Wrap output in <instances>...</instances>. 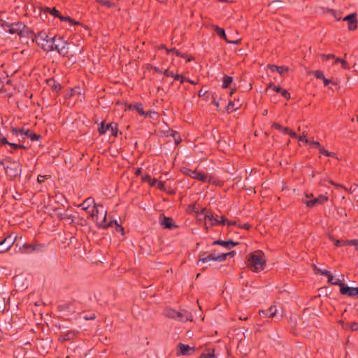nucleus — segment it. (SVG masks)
<instances>
[{
	"mask_svg": "<svg viewBox=\"0 0 358 358\" xmlns=\"http://www.w3.org/2000/svg\"><path fill=\"white\" fill-rule=\"evenodd\" d=\"M34 35L33 41H35L44 51H52V45L56 35L50 36L44 31H39Z\"/></svg>",
	"mask_w": 358,
	"mask_h": 358,
	"instance_id": "obj_1",
	"label": "nucleus"
},
{
	"mask_svg": "<svg viewBox=\"0 0 358 358\" xmlns=\"http://www.w3.org/2000/svg\"><path fill=\"white\" fill-rule=\"evenodd\" d=\"M266 265V260L264 259V253L262 251H256L250 254L248 259V266L253 272L262 271Z\"/></svg>",
	"mask_w": 358,
	"mask_h": 358,
	"instance_id": "obj_2",
	"label": "nucleus"
},
{
	"mask_svg": "<svg viewBox=\"0 0 358 358\" xmlns=\"http://www.w3.org/2000/svg\"><path fill=\"white\" fill-rule=\"evenodd\" d=\"M5 160L8 162V164L4 166L6 175L8 180L20 179L22 173L21 164L17 161L10 160V159H6Z\"/></svg>",
	"mask_w": 358,
	"mask_h": 358,
	"instance_id": "obj_3",
	"label": "nucleus"
},
{
	"mask_svg": "<svg viewBox=\"0 0 358 358\" xmlns=\"http://www.w3.org/2000/svg\"><path fill=\"white\" fill-rule=\"evenodd\" d=\"M8 32L10 34H17L20 36H30L34 34L33 31L21 22H17L10 24V28L8 29Z\"/></svg>",
	"mask_w": 358,
	"mask_h": 358,
	"instance_id": "obj_4",
	"label": "nucleus"
},
{
	"mask_svg": "<svg viewBox=\"0 0 358 358\" xmlns=\"http://www.w3.org/2000/svg\"><path fill=\"white\" fill-rule=\"evenodd\" d=\"M52 51H57L60 55L63 57H68L69 47L68 42L65 41L63 37L55 36L54 44L52 45Z\"/></svg>",
	"mask_w": 358,
	"mask_h": 358,
	"instance_id": "obj_5",
	"label": "nucleus"
},
{
	"mask_svg": "<svg viewBox=\"0 0 358 358\" xmlns=\"http://www.w3.org/2000/svg\"><path fill=\"white\" fill-rule=\"evenodd\" d=\"M334 285H338L340 287V293L342 295H346L348 296H358V287H348L344 284L342 280L337 279L333 282Z\"/></svg>",
	"mask_w": 358,
	"mask_h": 358,
	"instance_id": "obj_6",
	"label": "nucleus"
},
{
	"mask_svg": "<svg viewBox=\"0 0 358 358\" xmlns=\"http://www.w3.org/2000/svg\"><path fill=\"white\" fill-rule=\"evenodd\" d=\"M107 129H110L111 134L117 137L118 133V124L116 122H112L109 124H105V122H101L98 127V132L100 135L105 134Z\"/></svg>",
	"mask_w": 358,
	"mask_h": 358,
	"instance_id": "obj_7",
	"label": "nucleus"
},
{
	"mask_svg": "<svg viewBox=\"0 0 358 358\" xmlns=\"http://www.w3.org/2000/svg\"><path fill=\"white\" fill-rule=\"evenodd\" d=\"M180 171L185 176L196 179L199 181H201L203 182L207 181V175L203 172L197 171L196 170H192L187 167L181 168Z\"/></svg>",
	"mask_w": 358,
	"mask_h": 358,
	"instance_id": "obj_8",
	"label": "nucleus"
},
{
	"mask_svg": "<svg viewBox=\"0 0 358 358\" xmlns=\"http://www.w3.org/2000/svg\"><path fill=\"white\" fill-rule=\"evenodd\" d=\"M11 132L13 135L15 136H17L19 134L24 135L26 137L29 138L32 141H38L41 138L40 135L34 133L30 129H25L24 128L18 129L15 127H12Z\"/></svg>",
	"mask_w": 358,
	"mask_h": 358,
	"instance_id": "obj_9",
	"label": "nucleus"
},
{
	"mask_svg": "<svg viewBox=\"0 0 358 358\" xmlns=\"http://www.w3.org/2000/svg\"><path fill=\"white\" fill-rule=\"evenodd\" d=\"M16 237L12 234L7 236L3 239L0 240V253L8 251L13 245Z\"/></svg>",
	"mask_w": 358,
	"mask_h": 358,
	"instance_id": "obj_10",
	"label": "nucleus"
},
{
	"mask_svg": "<svg viewBox=\"0 0 358 358\" xmlns=\"http://www.w3.org/2000/svg\"><path fill=\"white\" fill-rule=\"evenodd\" d=\"M216 261V262H224L226 260V255H217L215 254H210L208 256L205 257H201V255L199 256V259L197 262V264H199V263H205L208 262L209 261Z\"/></svg>",
	"mask_w": 358,
	"mask_h": 358,
	"instance_id": "obj_11",
	"label": "nucleus"
},
{
	"mask_svg": "<svg viewBox=\"0 0 358 358\" xmlns=\"http://www.w3.org/2000/svg\"><path fill=\"white\" fill-rule=\"evenodd\" d=\"M343 20L348 22V29L350 31H355L357 28V19L356 13H352L345 16Z\"/></svg>",
	"mask_w": 358,
	"mask_h": 358,
	"instance_id": "obj_12",
	"label": "nucleus"
},
{
	"mask_svg": "<svg viewBox=\"0 0 358 358\" xmlns=\"http://www.w3.org/2000/svg\"><path fill=\"white\" fill-rule=\"evenodd\" d=\"M43 248V245L38 243H24L20 250L23 253H30L33 251H39Z\"/></svg>",
	"mask_w": 358,
	"mask_h": 358,
	"instance_id": "obj_13",
	"label": "nucleus"
},
{
	"mask_svg": "<svg viewBox=\"0 0 358 358\" xmlns=\"http://www.w3.org/2000/svg\"><path fill=\"white\" fill-rule=\"evenodd\" d=\"M268 90H272L273 91L280 93L284 98L289 100L290 99V94L287 90L282 89L279 85H275L274 83H270L267 87Z\"/></svg>",
	"mask_w": 358,
	"mask_h": 358,
	"instance_id": "obj_14",
	"label": "nucleus"
},
{
	"mask_svg": "<svg viewBox=\"0 0 358 358\" xmlns=\"http://www.w3.org/2000/svg\"><path fill=\"white\" fill-rule=\"evenodd\" d=\"M118 224H119L117 223V222L116 220H113L108 223L106 222V211L104 212V215H103V218H101V221L97 220L98 227L103 228V229H106L108 227H115Z\"/></svg>",
	"mask_w": 358,
	"mask_h": 358,
	"instance_id": "obj_15",
	"label": "nucleus"
},
{
	"mask_svg": "<svg viewBox=\"0 0 358 358\" xmlns=\"http://www.w3.org/2000/svg\"><path fill=\"white\" fill-rule=\"evenodd\" d=\"M127 108L129 110H136L141 116L148 115V113H145L143 110V106L141 103L136 102L134 103L129 104L127 106Z\"/></svg>",
	"mask_w": 358,
	"mask_h": 358,
	"instance_id": "obj_16",
	"label": "nucleus"
},
{
	"mask_svg": "<svg viewBox=\"0 0 358 358\" xmlns=\"http://www.w3.org/2000/svg\"><path fill=\"white\" fill-rule=\"evenodd\" d=\"M277 308L275 306H271L266 310H259V315L262 317H273L276 315Z\"/></svg>",
	"mask_w": 358,
	"mask_h": 358,
	"instance_id": "obj_17",
	"label": "nucleus"
},
{
	"mask_svg": "<svg viewBox=\"0 0 358 358\" xmlns=\"http://www.w3.org/2000/svg\"><path fill=\"white\" fill-rule=\"evenodd\" d=\"M160 224L164 229H173L177 227L172 217H166L164 215Z\"/></svg>",
	"mask_w": 358,
	"mask_h": 358,
	"instance_id": "obj_18",
	"label": "nucleus"
},
{
	"mask_svg": "<svg viewBox=\"0 0 358 358\" xmlns=\"http://www.w3.org/2000/svg\"><path fill=\"white\" fill-rule=\"evenodd\" d=\"M178 348L182 355H190L194 352V348L190 347L188 345H185L182 343H178Z\"/></svg>",
	"mask_w": 358,
	"mask_h": 358,
	"instance_id": "obj_19",
	"label": "nucleus"
},
{
	"mask_svg": "<svg viewBox=\"0 0 358 358\" xmlns=\"http://www.w3.org/2000/svg\"><path fill=\"white\" fill-rule=\"evenodd\" d=\"M78 334V331L70 330V331H66V333H64L62 335H61L59 340L61 342L71 341V340L74 339Z\"/></svg>",
	"mask_w": 358,
	"mask_h": 358,
	"instance_id": "obj_20",
	"label": "nucleus"
},
{
	"mask_svg": "<svg viewBox=\"0 0 358 358\" xmlns=\"http://www.w3.org/2000/svg\"><path fill=\"white\" fill-rule=\"evenodd\" d=\"M176 320L180 322H187L188 320H192V315L189 312L186 310L178 311Z\"/></svg>",
	"mask_w": 358,
	"mask_h": 358,
	"instance_id": "obj_21",
	"label": "nucleus"
},
{
	"mask_svg": "<svg viewBox=\"0 0 358 358\" xmlns=\"http://www.w3.org/2000/svg\"><path fill=\"white\" fill-rule=\"evenodd\" d=\"M238 244V242H234L232 240H229V241L217 240L213 243V245H219L225 247L228 249H230L231 247H234Z\"/></svg>",
	"mask_w": 358,
	"mask_h": 358,
	"instance_id": "obj_22",
	"label": "nucleus"
},
{
	"mask_svg": "<svg viewBox=\"0 0 358 358\" xmlns=\"http://www.w3.org/2000/svg\"><path fill=\"white\" fill-rule=\"evenodd\" d=\"M215 31L217 34L222 39H224L227 43H234L237 44L238 41H230L227 38V35L225 34V31L224 29L219 27L218 26H215Z\"/></svg>",
	"mask_w": 358,
	"mask_h": 358,
	"instance_id": "obj_23",
	"label": "nucleus"
},
{
	"mask_svg": "<svg viewBox=\"0 0 358 358\" xmlns=\"http://www.w3.org/2000/svg\"><path fill=\"white\" fill-rule=\"evenodd\" d=\"M47 84L53 92H59L62 90V85L53 78L47 80Z\"/></svg>",
	"mask_w": 358,
	"mask_h": 358,
	"instance_id": "obj_24",
	"label": "nucleus"
},
{
	"mask_svg": "<svg viewBox=\"0 0 358 358\" xmlns=\"http://www.w3.org/2000/svg\"><path fill=\"white\" fill-rule=\"evenodd\" d=\"M268 68L272 71L278 72L280 75H282L284 72H286L288 71V68L285 66H277L275 64H268Z\"/></svg>",
	"mask_w": 358,
	"mask_h": 358,
	"instance_id": "obj_25",
	"label": "nucleus"
},
{
	"mask_svg": "<svg viewBox=\"0 0 358 358\" xmlns=\"http://www.w3.org/2000/svg\"><path fill=\"white\" fill-rule=\"evenodd\" d=\"M93 204V207L96 208V203L94 201V199L92 197H89L86 199L80 205V206L82 207V209L84 210H87V209Z\"/></svg>",
	"mask_w": 358,
	"mask_h": 358,
	"instance_id": "obj_26",
	"label": "nucleus"
},
{
	"mask_svg": "<svg viewBox=\"0 0 358 358\" xmlns=\"http://www.w3.org/2000/svg\"><path fill=\"white\" fill-rule=\"evenodd\" d=\"M317 273H320L321 275H324L328 278L329 283H331L333 285V282H335L334 281V276L329 271L321 269H317Z\"/></svg>",
	"mask_w": 358,
	"mask_h": 358,
	"instance_id": "obj_27",
	"label": "nucleus"
},
{
	"mask_svg": "<svg viewBox=\"0 0 358 358\" xmlns=\"http://www.w3.org/2000/svg\"><path fill=\"white\" fill-rule=\"evenodd\" d=\"M241 105V104L239 103L238 101L237 103H235V101H229L227 106L226 107V110L229 113L238 110Z\"/></svg>",
	"mask_w": 358,
	"mask_h": 358,
	"instance_id": "obj_28",
	"label": "nucleus"
},
{
	"mask_svg": "<svg viewBox=\"0 0 358 358\" xmlns=\"http://www.w3.org/2000/svg\"><path fill=\"white\" fill-rule=\"evenodd\" d=\"M60 310L74 311L73 302H69L59 306Z\"/></svg>",
	"mask_w": 358,
	"mask_h": 358,
	"instance_id": "obj_29",
	"label": "nucleus"
},
{
	"mask_svg": "<svg viewBox=\"0 0 358 358\" xmlns=\"http://www.w3.org/2000/svg\"><path fill=\"white\" fill-rule=\"evenodd\" d=\"M177 313H178V311H176L172 308H166L164 310V315L166 317H168L169 318L175 319V320H176V317H177Z\"/></svg>",
	"mask_w": 358,
	"mask_h": 358,
	"instance_id": "obj_30",
	"label": "nucleus"
},
{
	"mask_svg": "<svg viewBox=\"0 0 358 358\" xmlns=\"http://www.w3.org/2000/svg\"><path fill=\"white\" fill-rule=\"evenodd\" d=\"M170 136L173 137L176 145H178L181 143L182 138L178 131L171 130Z\"/></svg>",
	"mask_w": 358,
	"mask_h": 358,
	"instance_id": "obj_31",
	"label": "nucleus"
},
{
	"mask_svg": "<svg viewBox=\"0 0 358 358\" xmlns=\"http://www.w3.org/2000/svg\"><path fill=\"white\" fill-rule=\"evenodd\" d=\"M233 78L231 76L224 75L222 80V88H227L232 83Z\"/></svg>",
	"mask_w": 358,
	"mask_h": 358,
	"instance_id": "obj_32",
	"label": "nucleus"
},
{
	"mask_svg": "<svg viewBox=\"0 0 358 358\" xmlns=\"http://www.w3.org/2000/svg\"><path fill=\"white\" fill-rule=\"evenodd\" d=\"M271 127L272 128L275 129L283 134H287V132L289 131V127H284L281 124L276 122H273Z\"/></svg>",
	"mask_w": 358,
	"mask_h": 358,
	"instance_id": "obj_33",
	"label": "nucleus"
},
{
	"mask_svg": "<svg viewBox=\"0 0 358 358\" xmlns=\"http://www.w3.org/2000/svg\"><path fill=\"white\" fill-rule=\"evenodd\" d=\"M98 207H101V208H103V206L101 205H97L96 204V208H94V207H93V210H92V217L93 219H94L95 222L97 223V220L98 221H101V219H99V210H98Z\"/></svg>",
	"mask_w": 358,
	"mask_h": 358,
	"instance_id": "obj_34",
	"label": "nucleus"
},
{
	"mask_svg": "<svg viewBox=\"0 0 358 358\" xmlns=\"http://www.w3.org/2000/svg\"><path fill=\"white\" fill-rule=\"evenodd\" d=\"M44 11H45V13H49L50 14H51L52 15H53L55 17H59V16L60 15V12L59 10H57L55 8H50L46 7L44 9Z\"/></svg>",
	"mask_w": 358,
	"mask_h": 358,
	"instance_id": "obj_35",
	"label": "nucleus"
},
{
	"mask_svg": "<svg viewBox=\"0 0 358 358\" xmlns=\"http://www.w3.org/2000/svg\"><path fill=\"white\" fill-rule=\"evenodd\" d=\"M96 2L99 5L107 7V8H113L115 7V3L106 0H96Z\"/></svg>",
	"mask_w": 358,
	"mask_h": 358,
	"instance_id": "obj_36",
	"label": "nucleus"
},
{
	"mask_svg": "<svg viewBox=\"0 0 358 358\" xmlns=\"http://www.w3.org/2000/svg\"><path fill=\"white\" fill-rule=\"evenodd\" d=\"M166 52H167V54H169L170 52H173V53L176 54V56L182 57V58H185L187 56L186 54L182 53L181 52H180L178 50H177L175 48L169 49V50H166Z\"/></svg>",
	"mask_w": 358,
	"mask_h": 358,
	"instance_id": "obj_37",
	"label": "nucleus"
},
{
	"mask_svg": "<svg viewBox=\"0 0 358 358\" xmlns=\"http://www.w3.org/2000/svg\"><path fill=\"white\" fill-rule=\"evenodd\" d=\"M282 1L281 0H273L269 4L268 6L273 8L277 9L282 7Z\"/></svg>",
	"mask_w": 358,
	"mask_h": 358,
	"instance_id": "obj_38",
	"label": "nucleus"
},
{
	"mask_svg": "<svg viewBox=\"0 0 358 358\" xmlns=\"http://www.w3.org/2000/svg\"><path fill=\"white\" fill-rule=\"evenodd\" d=\"M70 217L71 218L69 220H70L71 224H73L74 225L81 224L80 221L82 220V218H80L79 216L76 217L74 215H70Z\"/></svg>",
	"mask_w": 358,
	"mask_h": 358,
	"instance_id": "obj_39",
	"label": "nucleus"
},
{
	"mask_svg": "<svg viewBox=\"0 0 358 358\" xmlns=\"http://www.w3.org/2000/svg\"><path fill=\"white\" fill-rule=\"evenodd\" d=\"M58 18L60 19L61 21L69 22L72 24H78V22H76V21H74L69 16H63L61 13H60V15H59Z\"/></svg>",
	"mask_w": 358,
	"mask_h": 358,
	"instance_id": "obj_40",
	"label": "nucleus"
},
{
	"mask_svg": "<svg viewBox=\"0 0 358 358\" xmlns=\"http://www.w3.org/2000/svg\"><path fill=\"white\" fill-rule=\"evenodd\" d=\"M304 203H306V206L308 208H313V207L315 206L317 204H319L317 203L316 198H315L313 199H310V200H306L304 201Z\"/></svg>",
	"mask_w": 358,
	"mask_h": 358,
	"instance_id": "obj_41",
	"label": "nucleus"
},
{
	"mask_svg": "<svg viewBox=\"0 0 358 358\" xmlns=\"http://www.w3.org/2000/svg\"><path fill=\"white\" fill-rule=\"evenodd\" d=\"M319 152H320V154H322L323 155H325L327 157H334L335 156V153L334 152H331L325 150L323 147H321L319 149Z\"/></svg>",
	"mask_w": 358,
	"mask_h": 358,
	"instance_id": "obj_42",
	"label": "nucleus"
},
{
	"mask_svg": "<svg viewBox=\"0 0 358 358\" xmlns=\"http://www.w3.org/2000/svg\"><path fill=\"white\" fill-rule=\"evenodd\" d=\"M203 220H209L210 222L211 220H213V217H215L214 215L211 213L210 210H206V212H204V214H203Z\"/></svg>",
	"mask_w": 358,
	"mask_h": 358,
	"instance_id": "obj_43",
	"label": "nucleus"
},
{
	"mask_svg": "<svg viewBox=\"0 0 358 358\" xmlns=\"http://www.w3.org/2000/svg\"><path fill=\"white\" fill-rule=\"evenodd\" d=\"M192 210H193V212H194L196 214L197 217H199V216H201V215H203V214H204V212H206V208H203L199 211V208H197L195 206H194Z\"/></svg>",
	"mask_w": 358,
	"mask_h": 358,
	"instance_id": "obj_44",
	"label": "nucleus"
},
{
	"mask_svg": "<svg viewBox=\"0 0 358 358\" xmlns=\"http://www.w3.org/2000/svg\"><path fill=\"white\" fill-rule=\"evenodd\" d=\"M345 243H347L348 245H354L356 250L358 251V240L352 239V240H345Z\"/></svg>",
	"mask_w": 358,
	"mask_h": 358,
	"instance_id": "obj_45",
	"label": "nucleus"
},
{
	"mask_svg": "<svg viewBox=\"0 0 358 358\" xmlns=\"http://www.w3.org/2000/svg\"><path fill=\"white\" fill-rule=\"evenodd\" d=\"M317 199L319 204H323L328 201V197L325 195L321 194Z\"/></svg>",
	"mask_w": 358,
	"mask_h": 358,
	"instance_id": "obj_46",
	"label": "nucleus"
},
{
	"mask_svg": "<svg viewBox=\"0 0 358 358\" xmlns=\"http://www.w3.org/2000/svg\"><path fill=\"white\" fill-rule=\"evenodd\" d=\"M314 76H315L316 78L320 79V80L324 79V77H325L323 71H322L320 70L315 71L314 72Z\"/></svg>",
	"mask_w": 358,
	"mask_h": 358,
	"instance_id": "obj_47",
	"label": "nucleus"
},
{
	"mask_svg": "<svg viewBox=\"0 0 358 358\" xmlns=\"http://www.w3.org/2000/svg\"><path fill=\"white\" fill-rule=\"evenodd\" d=\"M6 145H8L10 147V150H9L10 152H13V151L19 149L20 144L14 143H7Z\"/></svg>",
	"mask_w": 358,
	"mask_h": 358,
	"instance_id": "obj_48",
	"label": "nucleus"
},
{
	"mask_svg": "<svg viewBox=\"0 0 358 358\" xmlns=\"http://www.w3.org/2000/svg\"><path fill=\"white\" fill-rule=\"evenodd\" d=\"M204 356L206 357V358H214L215 357V353L214 350H207L206 352L203 353Z\"/></svg>",
	"mask_w": 358,
	"mask_h": 358,
	"instance_id": "obj_49",
	"label": "nucleus"
},
{
	"mask_svg": "<svg viewBox=\"0 0 358 358\" xmlns=\"http://www.w3.org/2000/svg\"><path fill=\"white\" fill-rule=\"evenodd\" d=\"M173 78L175 80H180V83H183L187 79V78L178 73H175Z\"/></svg>",
	"mask_w": 358,
	"mask_h": 358,
	"instance_id": "obj_50",
	"label": "nucleus"
},
{
	"mask_svg": "<svg viewBox=\"0 0 358 358\" xmlns=\"http://www.w3.org/2000/svg\"><path fill=\"white\" fill-rule=\"evenodd\" d=\"M347 243H345V240H336L334 242V245L337 247H343L347 245Z\"/></svg>",
	"mask_w": 358,
	"mask_h": 358,
	"instance_id": "obj_51",
	"label": "nucleus"
},
{
	"mask_svg": "<svg viewBox=\"0 0 358 358\" xmlns=\"http://www.w3.org/2000/svg\"><path fill=\"white\" fill-rule=\"evenodd\" d=\"M10 24L9 22H7L6 21H2L1 22V27L6 31L8 32V29L10 28Z\"/></svg>",
	"mask_w": 358,
	"mask_h": 358,
	"instance_id": "obj_52",
	"label": "nucleus"
},
{
	"mask_svg": "<svg viewBox=\"0 0 358 358\" xmlns=\"http://www.w3.org/2000/svg\"><path fill=\"white\" fill-rule=\"evenodd\" d=\"M218 224H220V220H218V215H216L213 217V220H211L210 227H214Z\"/></svg>",
	"mask_w": 358,
	"mask_h": 358,
	"instance_id": "obj_53",
	"label": "nucleus"
},
{
	"mask_svg": "<svg viewBox=\"0 0 358 358\" xmlns=\"http://www.w3.org/2000/svg\"><path fill=\"white\" fill-rule=\"evenodd\" d=\"M334 57H335V55L334 54H329V55L322 54V55H321V58L323 61L328 60L329 59H333Z\"/></svg>",
	"mask_w": 358,
	"mask_h": 358,
	"instance_id": "obj_54",
	"label": "nucleus"
},
{
	"mask_svg": "<svg viewBox=\"0 0 358 358\" xmlns=\"http://www.w3.org/2000/svg\"><path fill=\"white\" fill-rule=\"evenodd\" d=\"M334 17L336 18V20H340L341 19V13L339 12H336L334 10H330Z\"/></svg>",
	"mask_w": 358,
	"mask_h": 358,
	"instance_id": "obj_55",
	"label": "nucleus"
},
{
	"mask_svg": "<svg viewBox=\"0 0 358 358\" xmlns=\"http://www.w3.org/2000/svg\"><path fill=\"white\" fill-rule=\"evenodd\" d=\"M306 135L307 134L306 132H303L302 135L299 137V141L308 143V140L306 138Z\"/></svg>",
	"mask_w": 358,
	"mask_h": 358,
	"instance_id": "obj_56",
	"label": "nucleus"
},
{
	"mask_svg": "<svg viewBox=\"0 0 358 358\" xmlns=\"http://www.w3.org/2000/svg\"><path fill=\"white\" fill-rule=\"evenodd\" d=\"M163 74L166 77H174L175 73L172 71H170L169 69H166L163 71Z\"/></svg>",
	"mask_w": 358,
	"mask_h": 358,
	"instance_id": "obj_57",
	"label": "nucleus"
},
{
	"mask_svg": "<svg viewBox=\"0 0 358 358\" xmlns=\"http://www.w3.org/2000/svg\"><path fill=\"white\" fill-rule=\"evenodd\" d=\"M238 227L241 229H245L249 230L251 228V225L248 223H244L243 224H238Z\"/></svg>",
	"mask_w": 358,
	"mask_h": 358,
	"instance_id": "obj_58",
	"label": "nucleus"
},
{
	"mask_svg": "<svg viewBox=\"0 0 358 358\" xmlns=\"http://www.w3.org/2000/svg\"><path fill=\"white\" fill-rule=\"evenodd\" d=\"M350 328L352 331H357L358 324L357 322H352L350 324Z\"/></svg>",
	"mask_w": 358,
	"mask_h": 358,
	"instance_id": "obj_59",
	"label": "nucleus"
},
{
	"mask_svg": "<svg viewBox=\"0 0 358 358\" xmlns=\"http://www.w3.org/2000/svg\"><path fill=\"white\" fill-rule=\"evenodd\" d=\"M341 64L342 67L344 69H347V70L350 69V66H349L348 62L345 59L341 60Z\"/></svg>",
	"mask_w": 358,
	"mask_h": 358,
	"instance_id": "obj_60",
	"label": "nucleus"
},
{
	"mask_svg": "<svg viewBox=\"0 0 358 358\" xmlns=\"http://www.w3.org/2000/svg\"><path fill=\"white\" fill-rule=\"evenodd\" d=\"M157 187L160 190H164V182L158 180V182L157 183Z\"/></svg>",
	"mask_w": 358,
	"mask_h": 358,
	"instance_id": "obj_61",
	"label": "nucleus"
},
{
	"mask_svg": "<svg viewBox=\"0 0 358 358\" xmlns=\"http://www.w3.org/2000/svg\"><path fill=\"white\" fill-rule=\"evenodd\" d=\"M151 176L148 174H146L142 177V180L143 182H149L151 180Z\"/></svg>",
	"mask_w": 358,
	"mask_h": 358,
	"instance_id": "obj_62",
	"label": "nucleus"
},
{
	"mask_svg": "<svg viewBox=\"0 0 358 358\" xmlns=\"http://www.w3.org/2000/svg\"><path fill=\"white\" fill-rule=\"evenodd\" d=\"M59 217L60 220H69L71 218L70 215H68L66 213L60 214Z\"/></svg>",
	"mask_w": 358,
	"mask_h": 358,
	"instance_id": "obj_63",
	"label": "nucleus"
},
{
	"mask_svg": "<svg viewBox=\"0 0 358 358\" xmlns=\"http://www.w3.org/2000/svg\"><path fill=\"white\" fill-rule=\"evenodd\" d=\"M158 182V180L157 178H151V180L148 182L149 185L152 187L157 185Z\"/></svg>",
	"mask_w": 358,
	"mask_h": 358,
	"instance_id": "obj_64",
	"label": "nucleus"
}]
</instances>
